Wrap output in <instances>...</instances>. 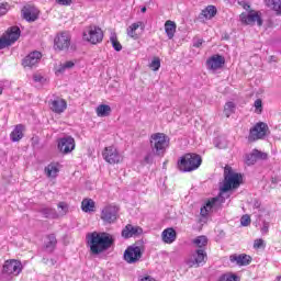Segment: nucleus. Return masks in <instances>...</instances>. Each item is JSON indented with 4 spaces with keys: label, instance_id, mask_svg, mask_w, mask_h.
Listing matches in <instances>:
<instances>
[{
    "label": "nucleus",
    "instance_id": "f257e3e1",
    "mask_svg": "<svg viewBox=\"0 0 281 281\" xmlns=\"http://www.w3.org/2000/svg\"><path fill=\"white\" fill-rule=\"evenodd\" d=\"M240 181H243V176L240 173H237L232 169H228L227 171V168H226L224 183L220 189L221 190L220 196L207 200L204 206L201 207V211H200L201 216H207V214H210V212L214 210L218 201H221L223 193L229 192L232 188H238V186H240Z\"/></svg>",
    "mask_w": 281,
    "mask_h": 281
},
{
    "label": "nucleus",
    "instance_id": "f03ea898",
    "mask_svg": "<svg viewBox=\"0 0 281 281\" xmlns=\"http://www.w3.org/2000/svg\"><path fill=\"white\" fill-rule=\"evenodd\" d=\"M87 243L91 254L98 256L99 254H103V251L111 249L115 239H113V235L109 233L93 232L87 235Z\"/></svg>",
    "mask_w": 281,
    "mask_h": 281
},
{
    "label": "nucleus",
    "instance_id": "7ed1b4c3",
    "mask_svg": "<svg viewBox=\"0 0 281 281\" xmlns=\"http://www.w3.org/2000/svg\"><path fill=\"white\" fill-rule=\"evenodd\" d=\"M149 144L156 157H164L170 146V138L164 133H155L150 135Z\"/></svg>",
    "mask_w": 281,
    "mask_h": 281
},
{
    "label": "nucleus",
    "instance_id": "20e7f679",
    "mask_svg": "<svg viewBox=\"0 0 281 281\" xmlns=\"http://www.w3.org/2000/svg\"><path fill=\"white\" fill-rule=\"evenodd\" d=\"M203 164V159L199 154H186L178 160V169L180 172H193V170H199Z\"/></svg>",
    "mask_w": 281,
    "mask_h": 281
},
{
    "label": "nucleus",
    "instance_id": "39448f33",
    "mask_svg": "<svg viewBox=\"0 0 281 281\" xmlns=\"http://www.w3.org/2000/svg\"><path fill=\"white\" fill-rule=\"evenodd\" d=\"M82 36L83 41H87V43H91V45H98V43H102L104 33L99 26L90 25L85 29Z\"/></svg>",
    "mask_w": 281,
    "mask_h": 281
},
{
    "label": "nucleus",
    "instance_id": "423d86ee",
    "mask_svg": "<svg viewBox=\"0 0 281 281\" xmlns=\"http://www.w3.org/2000/svg\"><path fill=\"white\" fill-rule=\"evenodd\" d=\"M102 155L104 161L112 166H114L115 164H122V161H124V155H122V153H120V150L115 146L105 147Z\"/></svg>",
    "mask_w": 281,
    "mask_h": 281
},
{
    "label": "nucleus",
    "instance_id": "0eeeda50",
    "mask_svg": "<svg viewBox=\"0 0 281 281\" xmlns=\"http://www.w3.org/2000/svg\"><path fill=\"white\" fill-rule=\"evenodd\" d=\"M239 20L243 25H257L260 27L262 26V13L260 11L250 10L248 13L243 12L239 15Z\"/></svg>",
    "mask_w": 281,
    "mask_h": 281
},
{
    "label": "nucleus",
    "instance_id": "6e6552de",
    "mask_svg": "<svg viewBox=\"0 0 281 281\" xmlns=\"http://www.w3.org/2000/svg\"><path fill=\"white\" fill-rule=\"evenodd\" d=\"M117 214H120V207L109 204L101 211V221L111 225V223H115L117 221Z\"/></svg>",
    "mask_w": 281,
    "mask_h": 281
},
{
    "label": "nucleus",
    "instance_id": "1a4fd4ad",
    "mask_svg": "<svg viewBox=\"0 0 281 281\" xmlns=\"http://www.w3.org/2000/svg\"><path fill=\"white\" fill-rule=\"evenodd\" d=\"M142 256H143L142 247L137 245H132L127 247L126 250L124 251V260L128 265H135L139 262V260H142Z\"/></svg>",
    "mask_w": 281,
    "mask_h": 281
},
{
    "label": "nucleus",
    "instance_id": "9d476101",
    "mask_svg": "<svg viewBox=\"0 0 281 281\" xmlns=\"http://www.w3.org/2000/svg\"><path fill=\"white\" fill-rule=\"evenodd\" d=\"M268 131L269 126L266 123H257L252 128H250L248 142H258V139H265Z\"/></svg>",
    "mask_w": 281,
    "mask_h": 281
},
{
    "label": "nucleus",
    "instance_id": "9b49d317",
    "mask_svg": "<svg viewBox=\"0 0 281 281\" xmlns=\"http://www.w3.org/2000/svg\"><path fill=\"white\" fill-rule=\"evenodd\" d=\"M205 258H207V254H205V250L198 249L186 259V265H188L190 268L201 267V265L205 263Z\"/></svg>",
    "mask_w": 281,
    "mask_h": 281
},
{
    "label": "nucleus",
    "instance_id": "f8f14e48",
    "mask_svg": "<svg viewBox=\"0 0 281 281\" xmlns=\"http://www.w3.org/2000/svg\"><path fill=\"white\" fill-rule=\"evenodd\" d=\"M23 271V265L15 259L7 260L2 267V273L4 276H19Z\"/></svg>",
    "mask_w": 281,
    "mask_h": 281
},
{
    "label": "nucleus",
    "instance_id": "ddd939ff",
    "mask_svg": "<svg viewBox=\"0 0 281 281\" xmlns=\"http://www.w3.org/2000/svg\"><path fill=\"white\" fill-rule=\"evenodd\" d=\"M76 148V139L71 136H65L58 140V150L63 155H69Z\"/></svg>",
    "mask_w": 281,
    "mask_h": 281
},
{
    "label": "nucleus",
    "instance_id": "4468645a",
    "mask_svg": "<svg viewBox=\"0 0 281 281\" xmlns=\"http://www.w3.org/2000/svg\"><path fill=\"white\" fill-rule=\"evenodd\" d=\"M223 65H225V57L221 55H213L206 60V69L213 72L223 69Z\"/></svg>",
    "mask_w": 281,
    "mask_h": 281
},
{
    "label": "nucleus",
    "instance_id": "2eb2a0df",
    "mask_svg": "<svg viewBox=\"0 0 281 281\" xmlns=\"http://www.w3.org/2000/svg\"><path fill=\"white\" fill-rule=\"evenodd\" d=\"M71 45V36L67 32H63L55 37V47L57 49H69Z\"/></svg>",
    "mask_w": 281,
    "mask_h": 281
},
{
    "label": "nucleus",
    "instance_id": "dca6fc26",
    "mask_svg": "<svg viewBox=\"0 0 281 281\" xmlns=\"http://www.w3.org/2000/svg\"><path fill=\"white\" fill-rule=\"evenodd\" d=\"M41 58H43V54H41V52H32L23 59L22 65L23 67H34V65H38Z\"/></svg>",
    "mask_w": 281,
    "mask_h": 281
},
{
    "label": "nucleus",
    "instance_id": "f3484780",
    "mask_svg": "<svg viewBox=\"0 0 281 281\" xmlns=\"http://www.w3.org/2000/svg\"><path fill=\"white\" fill-rule=\"evenodd\" d=\"M22 14L25 21L34 22L36 19H38V9L27 4L22 9Z\"/></svg>",
    "mask_w": 281,
    "mask_h": 281
},
{
    "label": "nucleus",
    "instance_id": "a211bd4d",
    "mask_svg": "<svg viewBox=\"0 0 281 281\" xmlns=\"http://www.w3.org/2000/svg\"><path fill=\"white\" fill-rule=\"evenodd\" d=\"M139 27H140L142 30H144V22L138 21V22L132 23V24L126 29V34H127V36H130V38H133L134 41H137V38H139V32H137V30H139Z\"/></svg>",
    "mask_w": 281,
    "mask_h": 281
},
{
    "label": "nucleus",
    "instance_id": "6ab92c4d",
    "mask_svg": "<svg viewBox=\"0 0 281 281\" xmlns=\"http://www.w3.org/2000/svg\"><path fill=\"white\" fill-rule=\"evenodd\" d=\"M143 232L142 227L127 224L122 231V236L123 238H133V236H139Z\"/></svg>",
    "mask_w": 281,
    "mask_h": 281
},
{
    "label": "nucleus",
    "instance_id": "aec40b11",
    "mask_svg": "<svg viewBox=\"0 0 281 281\" xmlns=\"http://www.w3.org/2000/svg\"><path fill=\"white\" fill-rule=\"evenodd\" d=\"M3 36H5L7 41L12 45L19 41L21 29H19V26H12L3 34Z\"/></svg>",
    "mask_w": 281,
    "mask_h": 281
},
{
    "label": "nucleus",
    "instance_id": "412c9836",
    "mask_svg": "<svg viewBox=\"0 0 281 281\" xmlns=\"http://www.w3.org/2000/svg\"><path fill=\"white\" fill-rule=\"evenodd\" d=\"M231 262H236L239 267H247L251 262V257L246 254L232 255L229 257Z\"/></svg>",
    "mask_w": 281,
    "mask_h": 281
},
{
    "label": "nucleus",
    "instance_id": "4be33fe9",
    "mask_svg": "<svg viewBox=\"0 0 281 281\" xmlns=\"http://www.w3.org/2000/svg\"><path fill=\"white\" fill-rule=\"evenodd\" d=\"M50 110L54 113H65L67 110V101L65 99H56L50 102Z\"/></svg>",
    "mask_w": 281,
    "mask_h": 281
},
{
    "label": "nucleus",
    "instance_id": "5701e85b",
    "mask_svg": "<svg viewBox=\"0 0 281 281\" xmlns=\"http://www.w3.org/2000/svg\"><path fill=\"white\" fill-rule=\"evenodd\" d=\"M161 238L167 245H172L177 240V232L175 228H166L161 234Z\"/></svg>",
    "mask_w": 281,
    "mask_h": 281
},
{
    "label": "nucleus",
    "instance_id": "b1692460",
    "mask_svg": "<svg viewBox=\"0 0 281 281\" xmlns=\"http://www.w3.org/2000/svg\"><path fill=\"white\" fill-rule=\"evenodd\" d=\"M23 131H25V127L22 124L16 125L10 134L11 142H21L23 139Z\"/></svg>",
    "mask_w": 281,
    "mask_h": 281
},
{
    "label": "nucleus",
    "instance_id": "393cba45",
    "mask_svg": "<svg viewBox=\"0 0 281 281\" xmlns=\"http://www.w3.org/2000/svg\"><path fill=\"white\" fill-rule=\"evenodd\" d=\"M165 32L169 40L175 38V33L177 32V23H175V21L171 20L166 21Z\"/></svg>",
    "mask_w": 281,
    "mask_h": 281
},
{
    "label": "nucleus",
    "instance_id": "a878e982",
    "mask_svg": "<svg viewBox=\"0 0 281 281\" xmlns=\"http://www.w3.org/2000/svg\"><path fill=\"white\" fill-rule=\"evenodd\" d=\"M56 245H58V240L56 239V235L50 234L46 237V243H45V249L49 254L56 249Z\"/></svg>",
    "mask_w": 281,
    "mask_h": 281
},
{
    "label": "nucleus",
    "instance_id": "bb28decb",
    "mask_svg": "<svg viewBox=\"0 0 281 281\" xmlns=\"http://www.w3.org/2000/svg\"><path fill=\"white\" fill-rule=\"evenodd\" d=\"M58 172H60V170L58 169V164L56 162L49 164L47 167H45V173L50 179H56V177H58Z\"/></svg>",
    "mask_w": 281,
    "mask_h": 281
},
{
    "label": "nucleus",
    "instance_id": "cd10ccee",
    "mask_svg": "<svg viewBox=\"0 0 281 281\" xmlns=\"http://www.w3.org/2000/svg\"><path fill=\"white\" fill-rule=\"evenodd\" d=\"M216 12H217L216 7L207 5L205 9L202 10L201 16L210 21L216 16Z\"/></svg>",
    "mask_w": 281,
    "mask_h": 281
},
{
    "label": "nucleus",
    "instance_id": "c85d7f7f",
    "mask_svg": "<svg viewBox=\"0 0 281 281\" xmlns=\"http://www.w3.org/2000/svg\"><path fill=\"white\" fill-rule=\"evenodd\" d=\"M82 212H94L95 202L92 199H83L81 202Z\"/></svg>",
    "mask_w": 281,
    "mask_h": 281
},
{
    "label": "nucleus",
    "instance_id": "c756f323",
    "mask_svg": "<svg viewBox=\"0 0 281 281\" xmlns=\"http://www.w3.org/2000/svg\"><path fill=\"white\" fill-rule=\"evenodd\" d=\"M95 111L98 117H109L111 115V106L108 104H100Z\"/></svg>",
    "mask_w": 281,
    "mask_h": 281
},
{
    "label": "nucleus",
    "instance_id": "7c9ffc66",
    "mask_svg": "<svg viewBox=\"0 0 281 281\" xmlns=\"http://www.w3.org/2000/svg\"><path fill=\"white\" fill-rule=\"evenodd\" d=\"M41 214L45 216V218H58V212L55 209L44 206L40 210Z\"/></svg>",
    "mask_w": 281,
    "mask_h": 281
},
{
    "label": "nucleus",
    "instance_id": "2f4dec72",
    "mask_svg": "<svg viewBox=\"0 0 281 281\" xmlns=\"http://www.w3.org/2000/svg\"><path fill=\"white\" fill-rule=\"evenodd\" d=\"M266 4L268 8H271V10H274L277 14H281V1L280 0H266Z\"/></svg>",
    "mask_w": 281,
    "mask_h": 281
},
{
    "label": "nucleus",
    "instance_id": "473e14b6",
    "mask_svg": "<svg viewBox=\"0 0 281 281\" xmlns=\"http://www.w3.org/2000/svg\"><path fill=\"white\" fill-rule=\"evenodd\" d=\"M58 207V218L59 216H66V214L69 212V204H67L66 202H59L57 204Z\"/></svg>",
    "mask_w": 281,
    "mask_h": 281
},
{
    "label": "nucleus",
    "instance_id": "72a5a7b5",
    "mask_svg": "<svg viewBox=\"0 0 281 281\" xmlns=\"http://www.w3.org/2000/svg\"><path fill=\"white\" fill-rule=\"evenodd\" d=\"M110 43H112V47L115 52H122V44L120 43V40H117V35H111Z\"/></svg>",
    "mask_w": 281,
    "mask_h": 281
},
{
    "label": "nucleus",
    "instance_id": "f704fd0d",
    "mask_svg": "<svg viewBox=\"0 0 281 281\" xmlns=\"http://www.w3.org/2000/svg\"><path fill=\"white\" fill-rule=\"evenodd\" d=\"M234 111H236V104H234L232 101L227 102L224 106V114L226 117H229Z\"/></svg>",
    "mask_w": 281,
    "mask_h": 281
},
{
    "label": "nucleus",
    "instance_id": "c9c22d12",
    "mask_svg": "<svg viewBox=\"0 0 281 281\" xmlns=\"http://www.w3.org/2000/svg\"><path fill=\"white\" fill-rule=\"evenodd\" d=\"M161 67V59L159 57H154L151 59V63L149 64V68L151 71H159V68Z\"/></svg>",
    "mask_w": 281,
    "mask_h": 281
},
{
    "label": "nucleus",
    "instance_id": "e433bc0d",
    "mask_svg": "<svg viewBox=\"0 0 281 281\" xmlns=\"http://www.w3.org/2000/svg\"><path fill=\"white\" fill-rule=\"evenodd\" d=\"M196 247H205L207 245V237L206 236H199L193 240Z\"/></svg>",
    "mask_w": 281,
    "mask_h": 281
},
{
    "label": "nucleus",
    "instance_id": "4c0bfd02",
    "mask_svg": "<svg viewBox=\"0 0 281 281\" xmlns=\"http://www.w3.org/2000/svg\"><path fill=\"white\" fill-rule=\"evenodd\" d=\"M256 161H258V159L256 158V151L254 149L251 154H248L246 156V164H247V166H254V164H256Z\"/></svg>",
    "mask_w": 281,
    "mask_h": 281
},
{
    "label": "nucleus",
    "instance_id": "58836bf2",
    "mask_svg": "<svg viewBox=\"0 0 281 281\" xmlns=\"http://www.w3.org/2000/svg\"><path fill=\"white\" fill-rule=\"evenodd\" d=\"M220 281H240L236 274L226 273L220 278Z\"/></svg>",
    "mask_w": 281,
    "mask_h": 281
},
{
    "label": "nucleus",
    "instance_id": "ea45409f",
    "mask_svg": "<svg viewBox=\"0 0 281 281\" xmlns=\"http://www.w3.org/2000/svg\"><path fill=\"white\" fill-rule=\"evenodd\" d=\"M76 64H74V61H66L59 66L57 71H59V74H63L66 69H71Z\"/></svg>",
    "mask_w": 281,
    "mask_h": 281
},
{
    "label": "nucleus",
    "instance_id": "a19ab883",
    "mask_svg": "<svg viewBox=\"0 0 281 281\" xmlns=\"http://www.w3.org/2000/svg\"><path fill=\"white\" fill-rule=\"evenodd\" d=\"M266 247H267V244H265V239L262 238L255 239L254 249H265Z\"/></svg>",
    "mask_w": 281,
    "mask_h": 281
},
{
    "label": "nucleus",
    "instance_id": "79ce46f5",
    "mask_svg": "<svg viewBox=\"0 0 281 281\" xmlns=\"http://www.w3.org/2000/svg\"><path fill=\"white\" fill-rule=\"evenodd\" d=\"M155 156H157V154L154 151L146 154V156L144 157V162L153 164V161H155Z\"/></svg>",
    "mask_w": 281,
    "mask_h": 281
},
{
    "label": "nucleus",
    "instance_id": "37998d69",
    "mask_svg": "<svg viewBox=\"0 0 281 281\" xmlns=\"http://www.w3.org/2000/svg\"><path fill=\"white\" fill-rule=\"evenodd\" d=\"M10 42L8 41V38L4 36V35H2L1 37H0V49H5V47H10Z\"/></svg>",
    "mask_w": 281,
    "mask_h": 281
},
{
    "label": "nucleus",
    "instance_id": "c03bdc74",
    "mask_svg": "<svg viewBox=\"0 0 281 281\" xmlns=\"http://www.w3.org/2000/svg\"><path fill=\"white\" fill-rule=\"evenodd\" d=\"M240 223H241L243 227H248V225H251V217H249V215H244L240 218Z\"/></svg>",
    "mask_w": 281,
    "mask_h": 281
},
{
    "label": "nucleus",
    "instance_id": "a18cd8bd",
    "mask_svg": "<svg viewBox=\"0 0 281 281\" xmlns=\"http://www.w3.org/2000/svg\"><path fill=\"white\" fill-rule=\"evenodd\" d=\"M9 8H10V5L8 4V2L1 3L0 4V16L8 14Z\"/></svg>",
    "mask_w": 281,
    "mask_h": 281
},
{
    "label": "nucleus",
    "instance_id": "49530a36",
    "mask_svg": "<svg viewBox=\"0 0 281 281\" xmlns=\"http://www.w3.org/2000/svg\"><path fill=\"white\" fill-rule=\"evenodd\" d=\"M255 157H256L257 160L258 159L265 160V159L268 158V155H267V153H263V151H260L258 149H255Z\"/></svg>",
    "mask_w": 281,
    "mask_h": 281
},
{
    "label": "nucleus",
    "instance_id": "de8ad7c7",
    "mask_svg": "<svg viewBox=\"0 0 281 281\" xmlns=\"http://www.w3.org/2000/svg\"><path fill=\"white\" fill-rule=\"evenodd\" d=\"M255 109H256V113H262V100L261 99H257L255 101Z\"/></svg>",
    "mask_w": 281,
    "mask_h": 281
},
{
    "label": "nucleus",
    "instance_id": "09e8293b",
    "mask_svg": "<svg viewBox=\"0 0 281 281\" xmlns=\"http://www.w3.org/2000/svg\"><path fill=\"white\" fill-rule=\"evenodd\" d=\"M238 4L241 5L244 10H249V8H251L245 0H238Z\"/></svg>",
    "mask_w": 281,
    "mask_h": 281
},
{
    "label": "nucleus",
    "instance_id": "8fccbe9b",
    "mask_svg": "<svg viewBox=\"0 0 281 281\" xmlns=\"http://www.w3.org/2000/svg\"><path fill=\"white\" fill-rule=\"evenodd\" d=\"M58 5H71V0H55Z\"/></svg>",
    "mask_w": 281,
    "mask_h": 281
},
{
    "label": "nucleus",
    "instance_id": "3c124183",
    "mask_svg": "<svg viewBox=\"0 0 281 281\" xmlns=\"http://www.w3.org/2000/svg\"><path fill=\"white\" fill-rule=\"evenodd\" d=\"M33 80L35 82H43V80H45V78H43L41 75H34Z\"/></svg>",
    "mask_w": 281,
    "mask_h": 281
},
{
    "label": "nucleus",
    "instance_id": "603ef678",
    "mask_svg": "<svg viewBox=\"0 0 281 281\" xmlns=\"http://www.w3.org/2000/svg\"><path fill=\"white\" fill-rule=\"evenodd\" d=\"M201 45H203V40L198 38L194 41V44H193L194 47H201Z\"/></svg>",
    "mask_w": 281,
    "mask_h": 281
},
{
    "label": "nucleus",
    "instance_id": "864d4df0",
    "mask_svg": "<svg viewBox=\"0 0 281 281\" xmlns=\"http://www.w3.org/2000/svg\"><path fill=\"white\" fill-rule=\"evenodd\" d=\"M262 234H267L269 232V225L265 224L261 228Z\"/></svg>",
    "mask_w": 281,
    "mask_h": 281
},
{
    "label": "nucleus",
    "instance_id": "5fc2aeb1",
    "mask_svg": "<svg viewBox=\"0 0 281 281\" xmlns=\"http://www.w3.org/2000/svg\"><path fill=\"white\" fill-rule=\"evenodd\" d=\"M140 12H143V14L146 12V7H143L142 9H140Z\"/></svg>",
    "mask_w": 281,
    "mask_h": 281
},
{
    "label": "nucleus",
    "instance_id": "6e6d98bb",
    "mask_svg": "<svg viewBox=\"0 0 281 281\" xmlns=\"http://www.w3.org/2000/svg\"><path fill=\"white\" fill-rule=\"evenodd\" d=\"M3 93V88L0 87V95Z\"/></svg>",
    "mask_w": 281,
    "mask_h": 281
}]
</instances>
